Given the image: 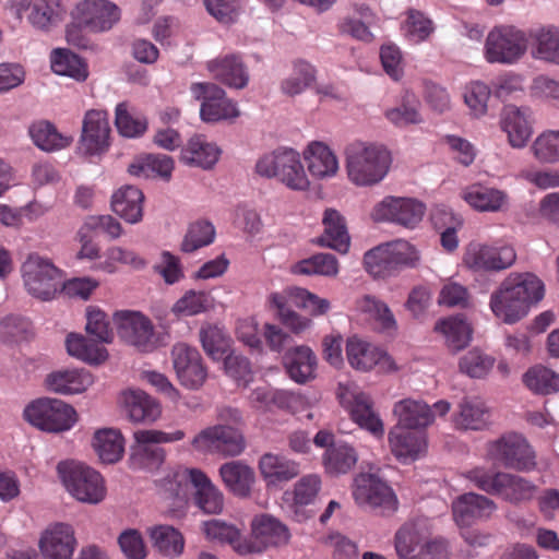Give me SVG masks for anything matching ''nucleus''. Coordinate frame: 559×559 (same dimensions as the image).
Segmentation results:
<instances>
[{
	"mask_svg": "<svg viewBox=\"0 0 559 559\" xmlns=\"http://www.w3.org/2000/svg\"><path fill=\"white\" fill-rule=\"evenodd\" d=\"M215 239V228L207 221H199L188 229V233L181 243L185 252H193L202 247L211 245Z\"/></svg>",
	"mask_w": 559,
	"mask_h": 559,
	"instance_id": "obj_60",
	"label": "nucleus"
},
{
	"mask_svg": "<svg viewBox=\"0 0 559 559\" xmlns=\"http://www.w3.org/2000/svg\"><path fill=\"white\" fill-rule=\"evenodd\" d=\"M416 260V247L404 239L373 248L364 257L367 271L376 277L391 275L399 267L412 265Z\"/></svg>",
	"mask_w": 559,
	"mask_h": 559,
	"instance_id": "obj_11",
	"label": "nucleus"
},
{
	"mask_svg": "<svg viewBox=\"0 0 559 559\" xmlns=\"http://www.w3.org/2000/svg\"><path fill=\"white\" fill-rule=\"evenodd\" d=\"M144 195L133 186L118 189L111 197L112 211L130 224H136L143 216Z\"/></svg>",
	"mask_w": 559,
	"mask_h": 559,
	"instance_id": "obj_36",
	"label": "nucleus"
},
{
	"mask_svg": "<svg viewBox=\"0 0 559 559\" xmlns=\"http://www.w3.org/2000/svg\"><path fill=\"white\" fill-rule=\"evenodd\" d=\"M525 35L514 26H496L487 35L485 58L490 63H514L525 53Z\"/></svg>",
	"mask_w": 559,
	"mask_h": 559,
	"instance_id": "obj_13",
	"label": "nucleus"
},
{
	"mask_svg": "<svg viewBox=\"0 0 559 559\" xmlns=\"http://www.w3.org/2000/svg\"><path fill=\"white\" fill-rule=\"evenodd\" d=\"M452 510L456 524L463 527L472 525L477 520L489 518L496 510V504L485 496L468 492L453 502Z\"/></svg>",
	"mask_w": 559,
	"mask_h": 559,
	"instance_id": "obj_29",
	"label": "nucleus"
},
{
	"mask_svg": "<svg viewBox=\"0 0 559 559\" xmlns=\"http://www.w3.org/2000/svg\"><path fill=\"white\" fill-rule=\"evenodd\" d=\"M218 436L219 454L223 456H237L245 450V438L240 430L228 425H215Z\"/></svg>",
	"mask_w": 559,
	"mask_h": 559,
	"instance_id": "obj_64",
	"label": "nucleus"
},
{
	"mask_svg": "<svg viewBox=\"0 0 559 559\" xmlns=\"http://www.w3.org/2000/svg\"><path fill=\"white\" fill-rule=\"evenodd\" d=\"M94 383L90 371L83 368H62L47 374V390L61 394L73 395L86 391Z\"/></svg>",
	"mask_w": 559,
	"mask_h": 559,
	"instance_id": "obj_24",
	"label": "nucleus"
},
{
	"mask_svg": "<svg viewBox=\"0 0 559 559\" xmlns=\"http://www.w3.org/2000/svg\"><path fill=\"white\" fill-rule=\"evenodd\" d=\"M337 397L346 407L352 419L377 439L384 436V424L373 407L371 397L354 382L340 383Z\"/></svg>",
	"mask_w": 559,
	"mask_h": 559,
	"instance_id": "obj_10",
	"label": "nucleus"
},
{
	"mask_svg": "<svg viewBox=\"0 0 559 559\" xmlns=\"http://www.w3.org/2000/svg\"><path fill=\"white\" fill-rule=\"evenodd\" d=\"M419 525L416 521L405 523L395 534V551L400 559H417L419 552Z\"/></svg>",
	"mask_w": 559,
	"mask_h": 559,
	"instance_id": "obj_57",
	"label": "nucleus"
},
{
	"mask_svg": "<svg viewBox=\"0 0 559 559\" xmlns=\"http://www.w3.org/2000/svg\"><path fill=\"white\" fill-rule=\"evenodd\" d=\"M308 171L316 179H329L338 171V160L332 150L322 142H311L304 151Z\"/></svg>",
	"mask_w": 559,
	"mask_h": 559,
	"instance_id": "obj_34",
	"label": "nucleus"
},
{
	"mask_svg": "<svg viewBox=\"0 0 559 559\" xmlns=\"http://www.w3.org/2000/svg\"><path fill=\"white\" fill-rule=\"evenodd\" d=\"M488 408L479 397H465L460 404V412L455 417L456 426L463 429L479 430L486 426Z\"/></svg>",
	"mask_w": 559,
	"mask_h": 559,
	"instance_id": "obj_50",
	"label": "nucleus"
},
{
	"mask_svg": "<svg viewBox=\"0 0 559 559\" xmlns=\"http://www.w3.org/2000/svg\"><path fill=\"white\" fill-rule=\"evenodd\" d=\"M34 144L45 152H53L68 147L72 138L60 133L55 124L40 120L34 122L28 130Z\"/></svg>",
	"mask_w": 559,
	"mask_h": 559,
	"instance_id": "obj_46",
	"label": "nucleus"
},
{
	"mask_svg": "<svg viewBox=\"0 0 559 559\" xmlns=\"http://www.w3.org/2000/svg\"><path fill=\"white\" fill-rule=\"evenodd\" d=\"M115 123L119 133L126 138H135L144 133L147 127L146 119L132 109L127 103L116 106Z\"/></svg>",
	"mask_w": 559,
	"mask_h": 559,
	"instance_id": "obj_56",
	"label": "nucleus"
},
{
	"mask_svg": "<svg viewBox=\"0 0 559 559\" xmlns=\"http://www.w3.org/2000/svg\"><path fill=\"white\" fill-rule=\"evenodd\" d=\"M534 156L542 163L559 162V130L540 133L532 145Z\"/></svg>",
	"mask_w": 559,
	"mask_h": 559,
	"instance_id": "obj_62",
	"label": "nucleus"
},
{
	"mask_svg": "<svg viewBox=\"0 0 559 559\" xmlns=\"http://www.w3.org/2000/svg\"><path fill=\"white\" fill-rule=\"evenodd\" d=\"M50 66L56 74L69 76L78 82H83L88 76L86 63L66 48H56L51 51Z\"/></svg>",
	"mask_w": 559,
	"mask_h": 559,
	"instance_id": "obj_44",
	"label": "nucleus"
},
{
	"mask_svg": "<svg viewBox=\"0 0 559 559\" xmlns=\"http://www.w3.org/2000/svg\"><path fill=\"white\" fill-rule=\"evenodd\" d=\"M24 419L46 432L70 430L76 423L75 409L59 399L40 397L28 403L23 411Z\"/></svg>",
	"mask_w": 559,
	"mask_h": 559,
	"instance_id": "obj_7",
	"label": "nucleus"
},
{
	"mask_svg": "<svg viewBox=\"0 0 559 559\" xmlns=\"http://www.w3.org/2000/svg\"><path fill=\"white\" fill-rule=\"evenodd\" d=\"M323 234L318 237L317 245L346 253L349 248V235L345 218L334 209H326L323 213Z\"/></svg>",
	"mask_w": 559,
	"mask_h": 559,
	"instance_id": "obj_32",
	"label": "nucleus"
},
{
	"mask_svg": "<svg viewBox=\"0 0 559 559\" xmlns=\"http://www.w3.org/2000/svg\"><path fill=\"white\" fill-rule=\"evenodd\" d=\"M225 486L238 497H247L254 483V472L241 461H230L219 467Z\"/></svg>",
	"mask_w": 559,
	"mask_h": 559,
	"instance_id": "obj_41",
	"label": "nucleus"
},
{
	"mask_svg": "<svg viewBox=\"0 0 559 559\" xmlns=\"http://www.w3.org/2000/svg\"><path fill=\"white\" fill-rule=\"evenodd\" d=\"M462 199L477 212L497 213L508 209L506 191L483 183H473L462 191Z\"/></svg>",
	"mask_w": 559,
	"mask_h": 559,
	"instance_id": "obj_26",
	"label": "nucleus"
},
{
	"mask_svg": "<svg viewBox=\"0 0 559 559\" xmlns=\"http://www.w3.org/2000/svg\"><path fill=\"white\" fill-rule=\"evenodd\" d=\"M174 370L181 385L200 389L207 379V369L199 350L186 343H176L170 352Z\"/></svg>",
	"mask_w": 559,
	"mask_h": 559,
	"instance_id": "obj_19",
	"label": "nucleus"
},
{
	"mask_svg": "<svg viewBox=\"0 0 559 559\" xmlns=\"http://www.w3.org/2000/svg\"><path fill=\"white\" fill-rule=\"evenodd\" d=\"M516 261L515 249L510 245L468 242L463 251L462 265L474 273L501 272Z\"/></svg>",
	"mask_w": 559,
	"mask_h": 559,
	"instance_id": "obj_9",
	"label": "nucleus"
},
{
	"mask_svg": "<svg viewBox=\"0 0 559 559\" xmlns=\"http://www.w3.org/2000/svg\"><path fill=\"white\" fill-rule=\"evenodd\" d=\"M544 297L543 282L532 273H510L490 296L493 314L512 324Z\"/></svg>",
	"mask_w": 559,
	"mask_h": 559,
	"instance_id": "obj_1",
	"label": "nucleus"
},
{
	"mask_svg": "<svg viewBox=\"0 0 559 559\" xmlns=\"http://www.w3.org/2000/svg\"><path fill=\"white\" fill-rule=\"evenodd\" d=\"M317 81V69L305 60H297L293 63L290 73L280 83V91L283 95L295 97L311 88Z\"/></svg>",
	"mask_w": 559,
	"mask_h": 559,
	"instance_id": "obj_40",
	"label": "nucleus"
},
{
	"mask_svg": "<svg viewBox=\"0 0 559 559\" xmlns=\"http://www.w3.org/2000/svg\"><path fill=\"white\" fill-rule=\"evenodd\" d=\"M356 462L357 453L355 449L343 442H337V444L326 449L323 454L324 468L332 475L349 472Z\"/></svg>",
	"mask_w": 559,
	"mask_h": 559,
	"instance_id": "obj_51",
	"label": "nucleus"
},
{
	"mask_svg": "<svg viewBox=\"0 0 559 559\" xmlns=\"http://www.w3.org/2000/svg\"><path fill=\"white\" fill-rule=\"evenodd\" d=\"M179 489L176 492V499L179 503L187 499L186 486L182 481H189L195 489L194 501L199 509L207 514H217L223 511V493L213 485L210 478L200 469L190 468L177 474L176 476Z\"/></svg>",
	"mask_w": 559,
	"mask_h": 559,
	"instance_id": "obj_15",
	"label": "nucleus"
},
{
	"mask_svg": "<svg viewBox=\"0 0 559 559\" xmlns=\"http://www.w3.org/2000/svg\"><path fill=\"white\" fill-rule=\"evenodd\" d=\"M346 357L350 367L358 371H369L374 367L382 372L397 370L395 361L386 352L356 335L347 338Z\"/></svg>",
	"mask_w": 559,
	"mask_h": 559,
	"instance_id": "obj_21",
	"label": "nucleus"
},
{
	"mask_svg": "<svg viewBox=\"0 0 559 559\" xmlns=\"http://www.w3.org/2000/svg\"><path fill=\"white\" fill-rule=\"evenodd\" d=\"M465 477L478 489L489 495L500 496L512 503L532 499L537 489L524 477L506 472H491L481 466L466 472Z\"/></svg>",
	"mask_w": 559,
	"mask_h": 559,
	"instance_id": "obj_3",
	"label": "nucleus"
},
{
	"mask_svg": "<svg viewBox=\"0 0 559 559\" xmlns=\"http://www.w3.org/2000/svg\"><path fill=\"white\" fill-rule=\"evenodd\" d=\"M152 430H138L133 433L134 444L131 447V463L138 468H157L165 457L160 442L152 437Z\"/></svg>",
	"mask_w": 559,
	"mask_h": 559,
	"instance_id": "obj_31",
	"label": "nucleus"
},
{
	"mask_svg": "<svg viewBox=\"0 0 559 559\" xmlns=\"http://www.w3.org/2000/svg\"><path fill=\"white\" fill-rule=\"evenodd\" d=\"M150 537L154 548L165 557L175 558L183 551V536L170 525H157L150 528Z\"/></svg>",
	"mask_w": 559,
	"mask_h": 559,
	"instance_id": "obj_48",
	"label": "nucleus"
},
{
	"mask_svg": "<svg viewBox=\"0 0 559 559\" xmlns=\"http://www.w3.org/2000/svg\"><path fill=\"white\" fill-rule=\"evenodd\" d=\"M353 497L358 506L380 515L393 514L399 506L391 487L372 474H360L356 477Z\"/></svg>",
	"mask_w": 559,
	"mask_h": 559,
	"instance_id": "obj_12",
	"label": "nucleus"
},
{
	"mask_svg": "<svg viewBox=\"0 0 559 559\" xmlns=\"http://www.w3.org/2000/svg\"><path fill=\"white\" fill-rule=\"evenodd\" d=\"M530 37L534 59L559 66V27L543 26L532 31Z\"/></svg>",
	"mask_w": 559,
	"mask_h": 559,
	"instance_id": "obj_37",
	"label": "nucleus"
},
{
	"mask_svg": "<svg viewBox=\"0 0 559 559\" xmlns=\"http://www.w3.org/2000/svg\"><path fill=\"white\" fill-rule=\"evenodd\" d=\"M119 401L130 420L134 423H153L162 414L159 403L140 389L123 391Z\"/></svg>",
	"mask_w": 559,
	"mask_h": 559,
	"instance_id": "obj_28",
	"label": "nucleus"
},
{
	"mask_svg": "<svg viewBox=\"0 0 559 559\" xmlns=\"http://www.w3.org/2000/svg\"><path fill=\"white\" fill-rule=\"evenodd\" d=\"M206 69L213 78L233 88L242 90L249 82L247 67L237 55H226L210 60Z\"/></svg>",
	"mask_w": 559,
	"mask_h": 559,
	"instance_id": "obj_30",
	"label": "nucleus"
},
{
	"mask_svg": "<svg viewBox=\"0 0 559 559\" xmlns=\"http://www.w3.org/2000/svg\"><path fill=\"white\" fill-rule=\"evenodd\" d=\"M253 547L251 550L261 551L267 547L283 546L289 542L290 533L285 524L277 519L262 514L251 523Z\"/></svg>",
	"mask_w": 559,
	"mask_h": 559,
	"instance_id": "obj_25",
	"label": "nucleus"
},
{
	"mask_svg": "<svg viewBox=\"0 0 559 559\" xmlns=\"http://www.w3.org/2000/svg\"><path fill=\"white\" fill-rule=\"evenodd\" d=\"M371 217L374 222L415 229L419 223V201L409 197H385L374 205Z\"/></svg>",
	"mask_w": 559,
	"mask_h": 559,
	"instance_id": "obj_20",
	"label": "nucleus"
},
{
	"mask_svg": "<svg viewBox=\"0 0 559 559\" xmlns=\"http://www.w3.org/2000/svg\"><path fill=\"white\" fill-rule=\"evenodd\" d=\"M219 155L221 150L215 143L204 135L195 134L182 147L181 162L189 166L210 169L217 163Z\"/></svg>",
	"mask_w": 559,
	"mask_h": 559,
	"instance_id": "obj_33",
	"label": "nucleus"
},
{
	"mask_svg": "<svg viewBox=\"0 0 559 559\" xmlns=\"http://www.w3.org/2000/svg\"><path fill=\"white\" fill-rule=\"evenodd\" d=\"M491 88L502 102L516 99L524 94V79L520 74L506 72L491 82Z\"/></svg>",
	"mask_w": 559,
	"mask_h": 559,
	"instance_id": "obj_61",
	"label": "nucleus"
},
{
	"mask_svg": "<svg viewBox=\"0 0 559 559\" xmlns=\"http://www.w3.org/2000/svg\"><path fill=\"white\" fill-rule=\"evenodd\" d=\"M392 163L390 152L382 145L356 142L346 147L345 167L348 179L358 187L382 181Z\"/></svg>",
	"mask_w": 559,
	"mask_h": 559,
	"instance_id": "obj_2",
	"label": "nucleus"
},
{
	"mask_svg": "<svg viewBox=\"0 0 559 559\" xmlns=\"http://www.w3.org/2000/svg\"><path fill=\"white\" fill-rule=\"evenodd\" d=\"M356 307L360 312L368 314L381 332L392 334L396 331L394 314L382 300L370 295H365L357 300Z\"/></svg>",
	"mask_w": 559,
	"mask_h": 559,
	"instance_id": "obj_47",
	"label": "nucleus"
},
{
	"mask_svg": "<svg viewBox=\"0 0 559 559\" xmlns=\"http://www.w3.org/2000/svg\"><path fill=\"white\" fill-rule=\"evenodd\" d=\"M95 337L87 338L79 333H70L66 338L67 352L70 356L90 365L103 364L108 352Z\"/></svg>",
	"mask_w": 559,
	"mask_h": 559,
	"instance_id": "obj_39",
	"label": "nucleus"
},
{
	"mask_svg": "<svg viewBox=\"0 0 559 559\" xmlns=\"http://www.w3.org/2000/svg\"><path fill=\"white\" fill-rule=\"evenodd\" d=\"M58 474L68 492L80 502L97 504L104 500L106 488L102 475L80 462H60Z\"/></svg>",
	"mask_w": 559,
	"mask_h": 559,
	"instance_id": "obj_5",
	"label": "nucleus"
},
{
	"mask_svg": "<svg viewBox=\"0 0 559 559\" xmlns=\"http://www.w3.org/2000/svg\"><path fill=\"white\" fill-rule=\"evenodd\" d=\"M290 272L296 275L335 277L338 274V261L331 253H317L293 264Z\"/></svg>",
	"mask_w": 559,
	"mask_h": 559,
	"instance_id": "obj_49",
	"label": "nucleus"
},
{
	"mask_svg": "<svg viewBox=\"0 0 559 559\" xmlns=\"http://www.w3.org/2000/svg\"><path fill=\"white\" fill-rule=\"evenodd\" d=\"M284 365L295 382L306 383L314 378L317 357L310 347L300 345L286 352Z\"/></svg>",
	"mask_w": 559,
	"mask_h": 559,
	"instance_id": "obj_35",
	"label": "nucleus"
},
{
	"mask_svg": "<svg viewBox=\"0 0 559 559\" xmlns=\"http://www.w3.org/2000/svg\"><path fill=\"white\" fill-rule=\"evenodd\" d=\"M259 468L264 480L272 486L286 483L300 472L298 463L273 453H265L261 456Z\"/></svg>",
	"mask_w": 559,
	"mask_h": 559,
	"instance_id": "obj_38",
	"label": "nucleus"
},
{
	"mask_svg": "<svg viewBox=\"0 0 559 559\" xmlns=\"http://www.w3.org/2000/svg\"><path fill=\"white\" fill-rule=\"evenodd\" d=\"M255 171L265 178H275L292 190L304 191L310 186L300 155L290 147H278L255 164Z\"/></svg>",
	"mask_w": 559,
	"mask_h": 559,
	"instance_id": "obj_4",
	"label": "nucleus"
},
{
	"mask_svg": "<svg viewBox=\"0 0 559 559\" xmlns=\"http://www.w3.org/2000/svg\"><path fill=\"white\" fill-rule=\"evenodd\" d=\"M74 19L91 33L111 31L121 20V9L110 0H82L73 13Z\"/></svg>",
	"mask_w": 559,
	"mask_h": 559,
	"instance_id": "obj_17",
	"label": "nucleus"
},
{
	"mask_svg": "<svg viewBox=\"0 0 559 559\" xmlns=\"http://www.w3.org/2000/svg\"><path fill=\"white\" fill-rule=\"evenodd\" d=\"M11 8L17 17L27 13L28 24L41 33L51 32L64 16L60 0H12Z\"/></svg>",
	"mask_w": 559,
	"mask_h": 559,
	"instance_id": "obj_18",
	"label": "nucleus"
},
{
	"mask_svg": "<svg viewBox=\"0 0 559 559\" xmlns=\"http://www.w3.org/2000/svg\"><path fill=\"white\" fill-rule=\"evenodd\" d=\"M192 97L201 102L200 117L204 122H218L239 117L237 104L226 96V92L212 82H197L190 86Z\"/></svg>",
	"mask_w": 559,
	"mask_h": 559,
	"instance_id": "obj_14",
	"label": "nucleus"
},
{
	"mask_svg": "<svg viewBox=\"0 0 559 559\" xmlns=\"http://www.w3.org/2000/svg\"><path fill=\"white\" fill-rule=\"evenodd\" d=\"M384 116L399 128L416 123L418 120L416 94L406 92L402 97L401 104L388 109Z\"/></svg>",
	"mask_w": 559,
	"mask_h": 559,
	"instance_id": "obj_59",
	"label": "nucleus"
},
{
	"mask_svg": "<svg viewBox=\"0 0 559 559\" xmlns=\"http://www.w3.org/2000/svg\"><path fill=\"white\" fill-rule=\"evenodd\" d=\"M22 278L28 294L50 300L63 286V272L46 257L31 253L21 266Z\"/></svg>",
	"mask_w": 559,
	"mask_h": 559,
	"instance_id": "obj_6",
	"label": "nucleus"
},
{
	"mask_svg": "<svg viewBox=\"0 0 559 559\" xmlns=\"http://www.w3.org/2000/svg\"><path fill=\"white\" fill-rule=\"evenodd\" d=\"M110 127L108 114L100 109H90L83 118L79 152L85 156L100 155L109 146Z\"/></svg>",
	"mask_w": 559,
	"mask_h": 559,
	"instance_id": "obj_22",
	"label": "nucleus"
},
{
	"mask_svg": "<svg viewBox=\"0 0 559 559\" xmlns=\"http://www.w3.org/2000/svg\"><path fill=\"white\" fill-rule=\"evenodd\" d=\"M435 330L444 336L448 347L453 352L465 348L472 340L471 324L462 316L438 321Z\"/></svg>",
	"mask_w": 559,
	"mask_h": 559,
	"instance_id": "obj_43",
	"label": "nucleus"
},
{
	"mask_svg": "<svg viewBox=\"0 0 559 559\" xmlns=\"http://www.w3.org/2000/svg\"><path fill=\"white\" fill-rule=\"evenodd\" d=\"M204 352L214 360L222 359L230 346V338L217 325H203L199 332Z\"/></svg>",
	"mask_w": 559,
	"mask_h": 559,
	"instance_id": "obj_55",
	"label": "nucleus"
},
{
	"mask_svg": "<svg viewBox=\"0 0 559 559\" xmlns=\"http://www.w3.org/2000/svg\"><path fill=\"white\" fill-rule=\"evenodd\" d=\"M495 358L478 348L464 354L459 361L460 371L469 378L483 379L495 366Z\"/></svg>",
	"mask_w": 559,
	"mask_h": 559,
	"instance_id": "obj_54",
	"label": "nucleus"
},
{
	"mask_svg": "<svg viewBox=\"0 0 559 559\" xmlns=\"http://www.w3.org/2000/svg\"><path fill=\"white\" fill-rule=\"evenodd\" d=\"M486 459L492 464L519 472H528L536 466L532 447L524 437L514 432L487 442Z\"/></svg>",
	"mask_w": 559,
	"mask_h": 559,
	"instance_id": "obj_8",
	"label": "nucleus"
},
{
	"mask_svg": "<svg viewBox=\"0 0 559 559\" xmlns=\"http://www.w3.org/2000/svg\"><path fill=\"white\" fill-rule=\"evenodd\" d=\"M523 382L537 394L547 395L559 391V374L544 366L530 368L523 376Z\"/></svg>",
	"mask_w": 559,
	"mask_h": 559,
	"instance_id": "obj_53",
	"label": "nucleus"
},
{
	"mask_svg": "<svg viewBox=\"0 0 559 559\" xmlns=\"http://www.w3.org/2000/svg\"><path fill=\"white\" fill-rule=\"evenodd\" d=\"M78 546L72 525L63 522L49 524L40 534L38 547L45 559H72Z\"/></svg>",
	"mask_w": 559,
	"mask_h": 559,
	"instance_id": "obj_23",
	"label": "nucleus"
},
{
	"mask_svg": "<svg viewBox=\"0 0 559 559\" xmlns=\"http://www.w3.org/2000/svg\"><path fill=\"white\" fill-rule=\"evenodd\" d=\"M490 94L491 87L479 81L471 82L465 86L464 102L475 117L484 116L487 112Z\"/></svg>",
	"mask_w": 559,
	"mask_h": 559,
	"instance_id": "obj_63",
	"label": "nucleus"
},
{
	"mask_svg": "<svg viewBox=\"0 0 559 559\" xmlns=\"http://www.w3.org/2000/svg\"><path fill=\"white\" fill-rule=\"evenodd\" d=\"M85 331L98 342L109 344L114 340L108 314L97 306H88L85 310Z\"/></svg>",
	"mask_w": 559,
	"mask_h": 559,
	"instance_id": "obj_58",
	"label": "nucleus"
},
{
	"mask_svg": "<svg viewBox=\"0 0 559 559\" xmlns=\"http://www.w3.org/2000/svg\"><path fill=\"white\" fill-rule=\"evenodd\" d=\"M93 448L102 462L112 464L123 454L124 441L122 435L112 428H103L94 433Z\"/></svg>",
	"mask_w": 559,
	"mask_h": 559,
	"instance_id": "obj_45",
	"label": "nucleus"
},
{
	"mask_svg": "<svg viewBox=\"0 0 559 559\" xmlns=\"http://www.w3.org/2000/svg\"><path fill=\"white\" fill-rule=\"evenodd\" d=\"M389 444L400 463H413L419 454V431L392 428L389 432Z\"/></svg>",
	"mask_w": 559,
	"mask_h": 559,
	"instance_id": "obj_42",
	"label": "nucleus"
},
{
	"mask_svg": "<svg viewBox=\"0 0 559 559\" xmlns=\"http://www.w3.org/2000/svg\"><path fill=\"white\" fill-rule=\"evenodd\" d=\"M530 114L528 108H519L514 105H507L501 112V129L514 148L524 147L533 133Z\"/></svg>",
	"mask_w": 559,
	"mask_h": 559,
	"instance_id": "obj_27",
	"label": "nucleus"
},
{
	"mask_svg": "<svg viewBox=\"0 0 559 559\" xmlns=\"http://www.w3.org/2000/svg\"><path fill=\"white\" fill-rule=\"evenodd\" d=\"M114 322L118 336L128 345L145 353L156 348L154 325L144 314L130 310L117 311Z\"/></svg>",
	"mask_w": 559,
	"mask_h": 559,
	"instance_id": "obj_16",
	"label": "nucleus"
},
{
	"mask_svg": "<svg viewBox=\"0 0 559 559\" xmlns=\"http://www.w3.org/2000/svg\"><path fill=\"white\" fill-rule=\"evenodd\" d=\"M212 296L202 290H187L171 307L177 317H192L213 308Z\"/></svg>",
	"mask_w": 559,
	"mask_h": 559,
	"instance_id": "obj_52",
	"label": "nucleus"
}]
</instances>
